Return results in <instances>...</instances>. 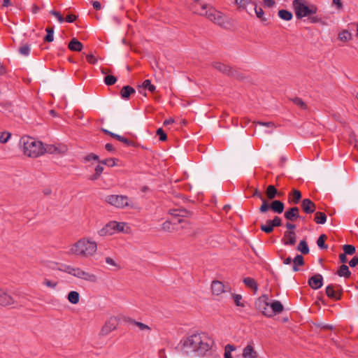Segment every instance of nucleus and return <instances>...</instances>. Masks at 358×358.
Instances as JSON below:
<instances>
[{"instance_id": "9d476101", "label": "nucleus", "mask_w": 358, "mask_h": 358, "mask_svg": "<svg viewBox=\"0 0 358 358\" xmlns=\"http://www.w3.org/2000/svg\"><path fill=\"white\" fill-rule=\"evenodd\" d=\"M327 296L335 301L340 300L342 294V289L340 285H329L326 287Z\"/></svg>"}, {"instance_id": "58836bf2", "label": "nucleus", "mask_w": 358, "mask_h": 358, "mask_svg": "<svg viewBox=\"0 0 358 358\" xmlns=\"http://www.w3.org/2000/svg\"><path fill=\"white\" fill-rule=\"evenodd\" d=\"M260 229L266 234H270L273 231L274 227L270 223V220H268L266 224H261Z\"/></svg>"}, {"instance_id": "4468645a", "label": "nucleus", "mask_w": 358, "mask_h": 358, "mask_svg": "<svg viewBox=\"0 0 358 358\" xmlns=\"http://www.w3.org/2000/svg\"><path fill=\"white\" fill-rule=\"evenodd\" d=\"M212 292L214 295H220L222 293L225 292H229L230 288L225 287L224 284L219 280H213L211 284Z\"/></svg>"}, {"instance_id": "6e6d98bb", "label": "nucleus", "mask_w": 358, "mask_h": 358, "mask_svg": "<svg viewBox=\"0 0 358 358\" xmlns=\"http://www.w3.org/2000/svg\"><path fill=\"white\" fill-rule=\"evenodd\" d=\"M316 327L320 328V330H333L334 327L331 324L318 323L316 324Z\"/></svg>"}, {"instance_id": "0eeeda50", "label": "nucleus", "mask_w": 358, "mask_h": 358, "mask_svg": "<svg viewBox=\"0 0 358 358\" xmlns=\"http://www.w3.org/2000/svg\"><path fill=\"white\" fill-rule=\"evenodd\" d=\"M285 205L283 202L280 200H274L271 203H268L266 200H263V203L259 208V212L266 213L269 209L274 213L280 214L283 212Z\"/></svg>"}, {"instance_id": "423d86ee", "label": "nucleus", "mask_w": 358, "mask_h": 358, "mask_svg": "<svg viewBox=\"0 0 358 358\" xmlns=\"http://www.w3.org/2000/svg\"><path fill=\"white\" fill-rule=\"evenodd\" d=\"M106 202L118 208H123L126 206L132 207L129 198L127 196L111 194L106 196Z\"/></svg>"}, {"instance_id": "f8f14e48", "label": "nucleus", "mask_w": 358, "mask_h": 358, "mask_svg": "<svg viewBox=\"0 0 358 358\" xmlns=\"http://www.w3.org/2000/svg\"><path fill=\"white\" fill-rule=\"evenodd\" d=\"M203 15L218 24L223 23V18L221 13L211 7L208 10L206 9V13H203Z\"/></svg>"}, {"instance_id": "4c0bfd02", "label": "nucleus", "mask_w": 358, "mask_h": 358, "mask_svg": "<svg viewBox=\"0 0 358 358\" xmlns=\"http://www.w3.org/2000/svg\"><path fill=\"white\" fill-rule=\"evenodd\" d=\"M236 348L234 345L227 344L224 348V358H233L231 352L236 350Z\"/></svg>"}, {"instance_id": "864d4df0", "label": "nucleus", "mask_w": 358, "mask_h": 358, "mask_svg": "<svg viewBox=\"0 0 358 358\" xmlns=\"http://www.w3.org/2000/svg\"><path fill=\"white\" fill-rule=\"evenodd\" d=\"M99 162L103 165H107L108 166H115V159L113 158L106 159L101 161H99Z\"/></svg>"}, {"instance_id": "69168bd1", "label": "nucleus", "mask_w": 358, "mask_h": 358, "mask_svg": "<svg viewBox=\"0 0 358 358\" xmlns=\"http://www.w3.org/2000/svg\"><path fill=\"white\" fill-rule=\"evenodd\" d=\"M171 222L166 221L162 224V229L166 231L171 232Z\"/></svg>"}, {"instance_id": "cd10ccee", "label": "nucleus", "mask_w": 358, "mask_h": 358, "mask_svg": "<svg viewBox=\"0 0 358 358\" xmlns=\"http://www.w3.org/2000/svg\"><path fill=\"white\" fill-rule=\"evenodd\" d=\"M266 194L269 200H272L278 194V192L275 186L271 185L267 187Z\"/></svg>"}, {"instance_id": "13d9d810", "label": "nucleus", "mask_w": 358, "mask_h": 358, "mask_svg": "<svg viewBox=\"0 0 358 358\" xmlns=\"http://www.w3.org/2000/svg\"><path fill=\"white\" fill-rule=\"evenodd\" d=\"M157 134L159 136V140L165 141L167 139V136L162 128L157 130Z\"/></svg>"}, {"instance_id": "7c9ffc66", "label": "nucleus", "mask_w": 358, "mask_h": 358, "mask_svg": "<svg viewBox=\"0 0 358 358\" xmlns=\"http://www.w3.org/2000/svg\"><path fill=\"white\" fill-rule=\"evenodd\" d=\"M67 299L73 304H77L79 302L80 294L76 291H71L68 294Z\"/></svg>"}, {"instance_id": "a878e982", "label": "nucleus", "mask_w": 358, "mask_h": 358, "mask_svg": "<svg viewBox=\"0 0 358 358\" xmlns=\"http://www.w3.org/2000/svg\"><path fill=\"white\" fill-rule=\"evenodd\" d=\"M336 274L340 277H344L345 278H349L351 276V272L348 266L345 264H343L338 268Z\"/></svg>"}, {"instance_id": "c756f323", "label": "nucleus", "mask_w": 358, "mask_h": 358, "mask_svg": "<svg viewBox=\"0 0 358 358\" xmlns=\"http://www.w3.org/2000/svg\"><path fill=\"white\" fill-rule=\"evenodd\" d=\"M292 270L295 272L299 271L298 266H303L304 264L303 257L301 255H297L293 259Z\"/></svg>"}, {"instance_id": "393cba45", "label": "nucleus", "mask_w": 358, "mask_h": 358, "mask_svg": "<svg viewBox=\"0 0 358 358\" xmlns=\"http://www.w3.org/2000/svg\"><path fill=\"white\" fill-rule=\"evenodd\" d=\"M270 308H271V311L272 312V316L276 313H280L283 311L284 307L280 301H274L270 305Z\"/></svg>"}, {"instance_id": "5701e85b", "label": "nucleus", "mask_w": 358, "mask_h": 358, "mask_svg": "<svg viewBox=\"0 0 358 358\" xmlns=\"http://www.w3.org/2000/svg\"><path fill=\"white\" fill-rule=\"evenodd\" d=\"M83 45L77 38H73L68 45V48L71 51L80 52L83 50Z\"/></svg>"}, {"instance_id": "7ed1b4c3", "label": "nucleus", "mask_w": 358, "mask_h": 358, "mask_svg": "<svg viewBox=\"0 0 358 358\" xmlns=\"http://www.w3.org/2000/svg\"><path fill=\"white\" fill-rule=\"evenodd\" d=\"M20 143L23 144L24 155L29 157H38L46 151L41 141H37L29 136L22 137Z\"/></svg>"}, {"instance_id": "4be33fe9", "label": "nucleus", "mask_w": 358, "mask_h": 358, "mask_svg": "<svg viewBox=\"0 0 358 358\" xmlns=\"http://www.w3.org/2000/svg\"><path fill=\"white\" fill-rule=\"evenodd\" d=\"M242 356L243 358H257V352L255 350L252 345L248 344L244 348Z\"/></svg>"}, {"instance_id": "2eb2a0df", "label": "nucleus", "mask_w": 358, "mask_h": 358, "mask_svg": "<svg viewBox=\"0 0 358 358\" xmlns=\"http://www.w3.org/2000/svg\"><path fill=\"white\" fill-rule=\"evenodd\" d=\"M207 6L206 3H201L200 0H194L190 5V10L194 13L202 15L203 13H206Z\"/></svg>"}, {"instance_id": "052dcab7", "label": "nucleus", "mask_w": 358, "mask_h": 358, "mask_svg": "<svg viewBox=\"0 0 358 358\" xmlns=\"http://www.w3.org/2000/svg\"><path fill=\"white\" fill-rule=\"evenodd\" d=\"M85 161L86 162H90L91 160H95V161H99V157L98 155L94 154V153H90L87 155H86L84 158Z\"/></svg>"}, {"instance_id": "f3484780", "label": "nucleus", "mask_w": 358, "mask_h": 358, "mask_svg": "<svg viewBox=\"0 0 358 358\" xmlns=\"http://www.w3.org/2000/svg\"><path fill=\"white\" fill-rule=\"evenodd\" d=\"M15 300L9 294L0 289V306H7L14 304Z\"/></svg>"}, {"instance_id": "c85d7f7f", "label": "nucleus", "mask_w": 358, "mask_h": 358, "mask_svg": "<svg viewBox=\"0 0 358 358\" xmlns=\"http://www.w3.org/2000/svg\"><path fill=\"white\" fill-rule=\"evenodd\" d=\"M101 236L112 235L114 234V230L112 229L110 222L104 226L101 229L98 231Z\"/></svg>"}, {"instance_id": "1a4fd4ad", "label": "nucleus", "mask_w": 358, "mask_h": 358, "mask_svg": "<svg viewBox=\"0 0 358 358\" xmlns=\"http://www.w3.org/2000/svg\"><path fill=\"white\" fill-rule=\"evenodd\" d=\"M119 324V320L115 317H110L104 323L99 332V336H106L115 330Z\"/></svg>"}, {"instance_id": "aec40b11", "label": "nucleus", "mask_w": 358, "mask_h": 358, "mask_svg": "<svg viewBox=\"0 0 358 358\" xmlns=\"http://www.w3.org/2000/svg\"><path fill=\"white\" fill-rule=\"evenodd\" d=\"M299 209L298 207H292L285 213L284 216L288 220L294 221L299 217Z\"/></svg>"}, {"instance_id": "f03ea898", "label": "nucleus", "mask_w": 358, "mask_h": 358, "mask_svg": "<svg viewBox=\"0 0 358 358\" xmlns=\"http://www.w3.org/2000/svg\"><path fill=\"white\" fill-rule=\"evenodd\" d=\"M97 251V244L89 238H83L76 242L71 248L70 252L81 257L90 258Z\"/></svg>"}, {"instance_id": "ddd939ff", "label": "nucleus", "mask_w": 358, "mask_h": 358, "mask_svg": "<svg viewBox=\"0 0 358 358\" xmlns=\"http://www.w3.org/2000/svg\"><path fill=\"white\" fill-rule=\"evenodd\" d=\"M255 306L257 310L262 312L265 316L271 317H272V312L271 308L268 307L269 303H267L265 299L259 298L255 303Z\"/></svg>"}, {"instance_id": "de8ad7c7", "label": "nucleus", "mask_w": 358, "mask_h": 358, "mask_svg": "<svg viewBox=\"0 0 358 358\" xmlns=\"http://www.w3.org/2000/svg\"><path fill=\"white\" fill-rule=\"evenodd\" d=\"M43 284L47 287H49L51 289H55L56 287L57 286L58 282H57V281H55V280H51L48 278H44L43 281Z\"/></svg>"}, {"instance_id": "e433bc0d", "label": "nucleus", "mask_w": 358, "mask_h": 358, "mask_svg": "<svg viewBox=\"0 0 358 358\" xmlns=\"http://www.w3.org/2000/svg\"><path fill=\"white\" fill-rule=\"evenodd\" d=\"M352 38V34L348 30H343L338 34V38L340 41L346 42L350 40Z\"/></svg>"}, {"instance_id": "5fc2aeb1", "label": "nucleus", "mask_w": 358, "mask_h": 358, "mask_svg": "<svg viewBox=\"0 0 358 358\" xmlns=\"http://www.w3.org/2000/svg\"><path fill=\"white\" fill-rule=\"evenodd\" d=\"M235 304L237 306L244 307V304L241 302L242 296L241 294H234L232 295Z\"/></svg>"}, {"instance_id": "a19ab883", "label": "nucleus", "mask_w": 358, "mask_h": 358, "mask_svg": "<svg viewBox=\"0 0 358 358\" xmlns=\"http://www.w3.org/2000/svg\"><path fill=\"white\" fill-rule=\"evenodd\" d=\"M234 3L239 8L242 9H246L248 4L251 3L253 5L254 3L252 0H235Z\"/></svg>"}, {"instance_id": "473e14b6", "label": "nucleus", "mask_w": 358, "mask_h": 358, "mask_svg": "<svg viewBox=\"0 0 358 358\" xmlns=\"http://www.w3.org/2000/svg\"><path fill=\"white\" fill-rule=\"evenodd\" d=\"M314 220L315 222L317 223V224H323L326 222L327 221V215L324 213H322V212H317L315 214V218H314Z\"/></svg>"}, {"instance_id": "8fccbe9b", "label": "nucleus", "mask_w": 358, "mask_h": 358, "mask_svg": "<svg viewBox=\"0 0 358 358\" xmlns=\"http://www.w3.org/2000/svg\"><path fill=\"white\" fill-rule=\"evenodd\" d=\"M116 77L112 75H108L104 78V83L108 86L114 85L116 83Z\"/></svg>"}, {"instance_id": "a211bd4d", "label": "nucleus", "mask_w": 358, "mask_h": 358, "mask_svg": "<svg viewBox=\"0 0 358 358\" xmlns=\"http://www.w3.org/2000/svg\"><path fill=\"white\" fill-rule=\"evenodd\" d=\"M301 208L307 213L310 214L315 211V204L309 199H304L301 201Z\"/></svg>"}, {"instance_id": "9b49d317", "label": "nucleus", "mask_w": 358, "mask_h": 358, "mask_svg": "<svg viewBox=\"0 0 358 358\" xmlns=\"http://www.w3.org/2000/svg\"><path fill=\"white\" fill-rule=\"evenodd\" d=\"M203 15L218 24L223 23V18L221 13L211 7L208 10L206 9V13H203Z\"/></svg>"}, {"instance_id": "6e6552de", "label": "nucleus", "mask_w": 358, "mask_h": 358, "mask_svg": "<svg viewBox=\"0 0 358 358\" xmlns=\"http://www.w3.org/2000/svg\"><path fill=\"white\" fill-rule=\"evenodd\" d=\"M213 66L220 72L228 76L234 77L239 80L243 78V76L241 73L236 70L233 69L231 66L225 64L221 62H214L213 63Z\"/></svg>"}, {"instance_id": "2f4dec72", "label": "nucleus", "mask_w": 358, "mask_h": 358, "mask_svg": "<svg viewBox=\"0 0 358 358\" xmlns=\"http://www.w3.org/2000/svg\"><path fill=\"white\" fill-rule=\"evenodd\" d=\"M254 6V11L257 15V17L261 20L262 22H266L267 21V18L264 17V12L262 10V8L257 7V4L255 3H253Z\"/></svg>"}, {"instance_id": "79ce46f5", "label": "nucleus", "mask_w": 358, "mask_h": 358, "mask_svg": "<svg viewBox=\"0 0 358 358\" xmlns=\"http://www.w3.org/2000/svg\"><path fill=\"white\" fill-rule=\"evenodd\" d=\"M327 238L325 234H322L320 236L317 241V244L318 247L321 249H327V245L325 244V240Z\"/></svg>"}, {"instance_id": "b1692460", "label": "nucleus", "mask_w": 358, "mask_h": 358, "mask_svg": "<svg viewBox=\"0 0 358 358\" xmlns=\"http://www.w3.org/2000/svg\"><path fill=\"white\" fill-rule=\"evenodd\" d=\"M135 92L136 91L132 87L126 85L122 88L120 91V96L124 99H128L130 96L135 94Z\"/></svg>"}, {"instance_id": "49530a36", "label": "nucleus", "mask_w": 358, "mask_h": 358, "mask_svg": "<svg viewBox=\"0 0 358 358\" xmlns=\"http://www.w3.org/2000/svg\"><path fill=\"white\" fill-rule=\"evenodd\" d=\"M19 52L23 56H28L30 52V46L28 44H22L18 50Z\"/></svg>"}, {"instance_id": "20e7f679", "label": "nucleus", "mask_w": 358, "mask_h": 358, "mask_svg": "<svg viewBox=\"0 0 358 358\" xmlns=\"http://www.w3.org/2000/svg\"><path fill=\"white\" fill-rule=\"evenodd\" d=\"M292 6L297 19L315 15L318 10L315 5L307 3L305 0H294Z\"/></svg>"}, {"instance_id": "3c124183", "label": "nucleus", "mask_w": 358, "mask_h": 358, "mask_svg": "<svg viewBox=\"0 0 358 358\" xmlns=\"http://www.w3.org/2000/svg\"><path fill=\"white\" fill-rule=\"evenodd\" d=\"M301 199V193L299 190L294 189L292 192V202L297 204Z\"/></svg>"}, {"instance_id": "4d7b16f0", "label": "nucleus", "mask_w": 358, "mask_h": 358, "mask_svg": "<svg viewBox=\"0 0 358 358\" xmlns=\"http://www.w3.org/2000/svg\"><path fill=\"white\" fill-rule=\"evenodd\" d=\"M270 223L272 224L274 227H280L282 225V220L279 217L275 216L273 220H270Z\"/></svg>"}, {"instance_id": "6ab92c4d", "label": "nucleus", "mask_w": 358, "mask_h": 358, "mask_svg": "<svg viewBox=\"0 0 358 358\" xmlns=\"http://www.w3.org/2000/svg\"><path fill=\"white\" fill-rule=\"evenodd\" d=\"M169 214L175 217H190L192 215V213L185 209V208H175L170 209L169 211Z\"/></svg>"}, {"instance_id": "72a5a7b5", "label": "nucleus", "mask_w": 358, "mask_h": 358, "mask_svg": "<svg viewBox=\"0 0 358 358\" xmlns=\"http://www.w3.org/2000/svg\"><path fill=\"white\" fill-rule=\"evenodd\" d=\"M296 249L298 251L301 252L303 255H307L309 253V251H310L309 248L307 244V242L305 240H302L300 241Z\"/></svg>"}, {"instance_id": "412c9836", "label": "nucleus", "mask_w": 358, "mask_h": 358, "mask_svg": "<svg viewBox=\"0 0 358 358\" xmlns=\"http://www.w3.org/2000/svg\"><path fill=\"white\" fill-rule=\"evenodd\" d=\"M284 244L294 245L296 243V233L294 231H287L284 233Z\"/></svg>"}, {"instance_id": "c9c22d12", "label": "nucleus", "mask_w": 358, "mask_h": 358, "mask_svg": "<svg viewBox=\"0 0 358 358\" xmlns=\"http://www.w3.org/2000/svg\"><path fill=\"white\" fill-rule=\"evenodd\" d=\"M129 322L131 324L138 327L141 331H150L151 330V328L148 325H147L144 323H142L141 322L136 321L135 320L130 319Z\"/></svg>"}, {"instance_id": "09e8293b", "label": "nucleus", "mask_w": 358, "mask_h": 358, "mask_svg": "<svg viewBox=\"0 0 358 358\" xmlns=\"http://www.w3.org/2000/svg\"><path fill=\"white\" fill-rule=\"evenodd\" d=\"M142 87L145 89H148L151 92H154L156 90V87L151 84L150 80H145L142 84Z\"/></svg>"}, {"instance_id": "680f3d73", "label": "nucleus", "mask_w": 358, "mask_h": 358, "mask_svg": "<svg viewBox=\"0 0 358 358\" xmlns=\"http://www.w3.org/2000/svg\"><path fill=\"white\" fill-rule=\"evenodd\" d=\"M252 196L253 197H257V198L260 199H261V201H262V202H263V200H266V199L264 197V196H263L262 193V192H260L257 188L254 189V190H253V193H252Z\"/></svg>"}, {"instance_id": "39448f33", "label": "nucleus", "mask_w": 358, "mask_h": 358, "mask_svg": "<svg viewBox=\"0 0 358 358\" xmlns=\"http://www.w3.org/2000/svg\"><path fill=\"white\" fill-rule=\"evenodd\" d=\"M59 270L87 281L94 282L97 280V278L94 274L85 272L83 269L78 267L64 266L63 268H59Z\"/></svg>"}, {"instance_id": "603ef678", "label": "nucleus", "mask_w": 358, "mask_h": 358, "mask_svg": "<svg viewBox=\"0 0 358 358\" xmlns=\"http://www.w3.org/2000/svg\"><path fill=\"white\" fill-rule=\"evenodd\" d=\"M11 137V134L10 132H0V142L1 143H6Z\"/></svg>"}, {"instance_id": "37998d69", "label": "nucleus", "mask_w": 358, "mask_h": 358, "mask_svg": "<svg viewBox=\"0 0 358 358\" xmlns=\"http://www.w3.org/2000/svg\"><path fill=\"white\" fill-rule=\"evenodd\" d=\"M343 250L344 251V253L348 255H352L356 252V248L352 245H344L343 246Z\"/></svg>"}, {"instance_id": "a18cd8bd", "label": "nucleus", "mask_w": 358, "mask_h": 358, "mask_svg": "<svg viewBox=\"0 0 358 358\" xmlns=\"http://www.w3.org/2000/svg\"><path fill=\"white\" fill-rule=\"evenodd\" d=\"M292 101L295 105L299 106L300 108L303 110L307 109V105L303 102V101L301 98L295 97L294 99H292Z\"/></svg>"}, {"instance_id": "0e129e2a", "label": "nucleus", "mask_w": 358, "mask_h": 358, "mask_svg": "<svg viewBox=\"0 0 358 358\" xmlns=\"http://www.w3.org/2000/svg\"><path fill=\"white\" fill-rule=\"evenodd\" d=\"M308 20L311 23H317L322 21V19L320 17L315 15H309Z\"/></svg>"}, {"instance_id": "bf43d9fd", "label": "nucleus", "mask_w": 358, "mask_h": 358, "mask_svg": "<svg viewBox=\"0 0 358 358\" xmlns=\"http://www.w3.org/2000/svg\"><path fill=\"white\" fill-rule=\"evenodd\" d=\"M50 13L52 15L56 17L60 23L63 22L64 21V18L63 17V16L61 15V13L59 12L56 11L55 10H50Z\"/></svg>"}, {"instance_id": "ea45409f", "label": "nucleus", "mask_w": 358, "mask_h": 358, "mask_svg": "<svg viewBox=\"0 0 358 358\" xmlns=\"http://www.w3.org/2000/svg\"><path fill=\"white\" fill-rule=\"evenodd\" d=\"M47 32V35L44 37V41L45 42H52L54 39V27H50L45 29Z\"/></svg>"}, {"instance_id": "dca6fc26", "label": "nucleus", "mask_w": 358, "mask_h": 358, "mask_svg": "<svg viewBox=\"0 0 358 358\" xmlns=\"http://www.w3.org/2000/svg\"><path fill=\"white\" fill-rule=\"evenodd\" d=\"M308 283L312 289H317L323 285V277L320 273L315 274L308 279Z\"/></svg>"}, {"instance_id": "f257e3e1", "label": "nucleus", "mask_w": 358, "mask_h": 358, "mask_svg": "<svg viewBox=\"0 0 358 358\" xmlns=\"http://www.w3.org/2000/svg\"><path fill=\"white\" fill-rule=\"evenodd\" d=\"M183 356L189 358L204 357L214 345L213 339L205 332L191 334L180 341Z\"/></svg>"}, {"instance_id": "338daca9", "label": "nucleus", "mask_w": 358, "mask_h": 358, "mask_svg": "<svg viewBox=\"0 0 358 358\" xmlns=\"http://www.w3.org/2000/svg\"><path fill=\"white\" fill-rule=\"evenodd\" d=\"M87 61L92 64H94L96 62V59L92 54H88L86 55Z\"/></svg>"}, {"instance_id": "f704fd0d", "label": "nucleus", "mask_w": 358, "mask_h": 358, "mask_svg": "<svg viewBox=\"0 0 358 358\" xmlns=\"http://www.w3.org/2000/svg\"><path fill=\"white\" fill-rule=\"evenodd\" d=\"M278 16L283 20L289 21L292 19V13L287 10H280Z\"/></svg>"}, {"instance_id": "c03bdc74", "label": "nucleus", "mask_w": 358, "mask_h": 358, "mask_svg": "<svg viewBox=\"0 0 358 358\" xmlns=\"http://www.w3.org/2000/svg\"><path fill=\"white\" fill-rule=\"evenodd\" d=\"M112 229L114 230V232L115 231H123L124 228V224L122 222H117L115 221L110 222Z\"/></svg>"}, {"instance_id": "e2e57ef3", "label": "nucleus", "mask_w": 358, "mask_h": 358, "mask_svg": "<svg viewBox=\"0 0 358 358\" xmlns=\"http://www.w3.org/2000/svg\"><path fill=\"white\" fill-rule=\"evenodd\" d=\"M332 6H336L337 10H341L343 8V4L341 0H332Z\"/></svg>"}, {"instance_id": "bb28decb", "label": "nucleus", "mask_w": 358, "mask_h": 358, "mask_svg": "<svg viewBox=\"0 0 358 358\" xmlns=\"http://www.w3.org/2000/svg\"><path fill=\"white\" fill-rule=\"evenodd\" d=\"M243 281L244 284L248 287L252 289L255 292H256L257 291L258 287H257V282L255 281V279H253L252 278L247 277V278H245Z\"/></svg>"}, {"instance_id": "774afa93", "label": "nucleus", "mask_w": 358, "mask_h": 358, "mask_svg": "<svg viewBox=\"0 0 358 358\" xmlns=\"http://www.w3.org/2000/svg\"><path fill=\"white\" fill-rule=\"evenodd\" d=\"M77 16L73 14H70L66 16V17L64 19L67 22L71 23L74 22L77 19Z\"/></svg>"}]
</instances>
